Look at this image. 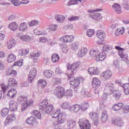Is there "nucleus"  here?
I'll use <instances>...</instances> for the list:
<instances>
[{
	"label": "nucleus",
	"instance_id": "obj_3",
	"mask_svg": "<svg viewBox=\"0 0 129 129\" xmlns=\"http://www.w3.org/2000/svg\"><path fill=\"white\" fill-rule=\"evenodd\" d=\"M102 9H97L95 10H90L88 11L89 13V16H90L91 19L95 20V21H97L98 20H100L102 19V16L101 14L98 13L97 12H102Z\"/></svg>",
	"mask_w": 129,
	"mask_h": 129
},
{
	"label": "nucleus",
	"instance_id": "obj_17",
	"mask_svg": "<svg viewBox=\"0 0 129 129\" xmlns=\"http://www.w3.org/2000/svg\"><path fill=\"white\" fill-rule=\"evenodd\" d=\"M13 67H14V66L10 68H9L6 71L7 76H11L13 77H16L17 76V74H18V73H17V71L14 70Z\"/></svg>",
	"mask_w": 129,
	"mask_h": 129
},
{
	"label": "nucleus",
	"instance_id": "obj_28",
	"mask_svg": "<svg viewBox=\"0 0 129 129\" xmlns=\"http://www.w3.org/2000/svg\"><path fill=\"white\" fill-rule=\"evenodd\" d=\"M114 88V84H113V83H108L105 86V92L108 91V92H110L111 93V92L113 91L112 90V89H113Z\"/></svg>",
	"mask_w": 129,
	"mask_h": 129
},
{
	"label": "nucleus",
	"instance_id": "obj_14",
	"mask_svg": "<svg viewBox=\"0 0 129 129\" xmlns=\"http://www.w3.org/2000/svg\"><path fill=\"white\" fill-rule=\"evenodd\" d=\"M112 123L119 127H121L124 124L123 121L120 118H113L112 119Z\"/></svg>",
	"mask_w": 129,
	"mask_h": 129
},
{
	"label": "nucleus",
	"instance_id": "obj_25",
	"mask_svg": "<svg viewBox=\"0 0 129 129\" xmlns=\"http://www.w3.org/2000/svg\"><path fill=\"white\" fill-rule=\"evenodd\" d=\"M106 59V53L104 52H100L96 57V61H104Z\"/></svg>",
	"mask_w": 129,
	"mask_h": 129
},
{
	"label": "nucleus",
	"instance_id": "obj_7",
	"mask_svg": "<svg viewBox=\"0 0 129 129\" xmlns=\"http://www.w3.org/2000/svg\"><path fill=\"white\" fill-rule=\"evenodd\" d=\"M53 94L58 98H62L65 95V89L62 87H57L53 90Z\"/></svg>",
	"mask_w": 129,
	"mask_h": 129
},
{
	"label": "nucleus",
	"instance_id": "obj_33",
	"mask_svg": "<svg viewBox=\"0 0 129 129\" xmlns=\"http://www.w3.org/2000/svg\"><path fill=\"white\" fill-rule=\"evenodd\" d=\"M61 112L60 108L55 109L50 113V115L52 118H57Z\"/></svg>",
	"mask_w": 129,
	"mask_h": 129
},
{
	"label": "nucleus",
	"instance_id": "obj_58",
	"mask_svg": "<svg viewBox=\"0 0 129 129\" xmlns=\"http://www.w3.org/2000/svg\"><path fill=\"white\" fill-rule=\"evenodd\" d=\"M94 33H95V31H94V30L89 29L87 31V36L91 38V37H92V36L94 35Z\"/></svg>",
	"mask_w": 129,
	"mask_h": 129
},
{
	"label": "nucleus",
	"instance_id": "obj_46",
	"mask_svg": "<svg viewBox=\"0 0 129 129\" xmlns=\"http://www.w3.org/2000/svg\"><path fill=\"white\" fill-rule=\"evenodd\" d=\"M110 94H111V93L108 91L105 92V90H104V93L101 97L100 99L101 100H106L107 99V96H108V95H110Z\"/></svg>",
	"mask_w": 129,
	"mask_h": 129
},
{
	"label": "nucleus",
	"instance_id": "obj_55",
	"mask_svg": "<svg viewBox=\"0 0 129 129\" xmlns=\"http://www.w3.org/2000/svg\"><path fill=\"white\" fill-rule=\"evenodd\" d=\"M34 34L36 35L37 36L41 35H45V32L41 31L38 29H35L33 31Z\"/></svg>",
	"mask_w": 129,
	"mask_h": 129
},
{
	"label": "nucleus",
	"instance_id": "obj_6",
	"mask_svg": "<svg viewBox=\"0 0 129 129\" xmlns=\"http://www.w3.org/2000/svg\"><path fill=\"white\" fill-rule=\"evenodd\" d=\"M115 49H116V50H118L119 56H120V57L122 58V60L123 61H125L126 63H128V57L127 56V54L124 53V49L117 46H115Z\"/></svg>",
	"mask_w": 129,
	"mask_h": 129
},
{
	"label": "nucleus",
	"instance_id": "obj_64",
	"mask_svg": "<svg viewBox=\"0 0 129 129\" xmlns=\"http://www.w3.org/2000/svg\"><path fill=\"white\" fill-rule=\"evenodd\" d=\"M41 52L35 51L30 53L31 57H40Z\"/></svg>",
	"mask_w": 129,
	"mask_h": 129
},
{
	"label": "nucleus",
	"instance_id": "obj_12",
	"mask_svg": "<svg viewBox=\"0 0 129 129\" xmlns=\"http://www.w3.org/2000/svg\"><path fill=\"white\" fill-rule=\"evenodd\" d=\"M59 41L62 43H70L74 41V36L73 35H65L59 38Z\"/></svg>",
	"mask_w": 129,
	"mask_h": 129
},
{
	"label": "nucleus",
	"instance_id": "obj_59",
	"mask_svg": "<svg viewBox=\"0 0 129 129\" xmlns=\"http://www.w3.org/2000/svg\"><path fill=\"white\" fill-rule=\"evenodd\" d=\"M24 63V60L20 59L18 60L17 62H14L13 66H18L19 67H21L23 66V63Z\"/></svg>",
	"mask_w": 129,
	"mask_h": 129
},
{
	"label": "nucleus",
	"instance_id": "obj_29",
	"mask_svg": "<svg viewBox=\"0 0 129 129\" xmlns=\"http://www.w3.org/2000/svg\"><path fill=\"white\" fill-rule=\"evenodd\" d=\"M43 76L46 78H52L54 76V72H53L50 70H45L43 72Z\"/></svg>",
	"mask_w": 129,
	"mask_h": 129
},
{
	"label": "nucleus",
	"instance_id": "obj_53",
	"mask_svg": "<svg viewBox=\"0 0 129 129\" xmlns=\"http://www.w3.org/2000/svg\"><path fill=\"white\" fill-rule=\"evenodd\" d=\"M78 1L81 3L82 0H71L67 4L68 6H73L74 5H77L78 4Z\"/></svg>",
	"mask_w": 129,
	"mask_h": 129
},
{
	"label": "nucleus",
	"instance_id": "obj_13",
	"mask_svg": "<svg viewBox=\"0 0 129 129\" xmlns=\"http://www.w3.org/2000/svg\"><path fill=\"white\" fill-rule=\"evenodd\" d=\"M100 52H101V48L98 47L96 48L91 49L89 52V55L91 57H95V58H96V56H97Z\"/></svg>",
	"mask_w": 129,
	"mask_h": 129
},
{
	"label": "nucleus",
	"instance_id": "obj_21",
	"mask_svg": "<svg viewBox=\"0 0 129 129\" xmlns=\"http://www.w3.org/2000/svg\"><path fill=\"white\" fill-rule=\"evenodd\" d=\"M81 96L83 98H89L92 97V94L90 92L87 91V90L83 89L81 92Z\"/></svg>",
	"mask_w": 129,
	"mask_h": 129
},
{
	"label": "nucleus",
	"instance_id": "obj_63",
	"mask_svg": "<svg viewBox=\"0 0 129 129\" xmlns=\"http://www.w3.org/2000/svg\"><path fill=\"white\" fill-rule=\"evenodd\" d=\"M9 114V109L8 108H4L2 110L1 115L2 116L5 117L6 115H8Z\"/></svg>",
	"mask_w": 129,
	"mask_h": 129
},
{
	"label": "nucleus",
	"instance_id": "obj_38",
	"mask_svg": "<svg viewBox=\"0 0 129 129\" xmlns=\"http://www.w3.org/2000/svg\"><path fill=\"white\" fill-rule=\"evenodd\" d=\"M71 103L68 102H65L61 104L60 107H61V108H63V109H68V110L70 111V109L71 108Z\"/></svg>",
	"mask_w": 129,
	"mask_h": 129
},
{
	"label": "nucleus",
	"instance_id": "obj_52",
	"mask_svg": "<svg viewBox=\"0 0 129 129\" xmlns=\"http://www.w3.org/2000/svg\"><path fill=\"white\" fill-rule=\"evenodd\" d=\"M40 24V21L39 20H32L30 23H28L29 27H34V26H37Z\"/></svg>",
	"mask_w": 129,
	"mask_h": 129
},
{
	"label": "nucleus",
	"instance_id": "obj_15",
	"mask_svg": "<svg viewBox=\"0 0 129 129\" xmlns=\"http://www.w3.org/2000/svg\"><path fill=\"white\" fill-rule=\"evenodd\" d=\"M80 107V105L78 104L71 105L70 111L72 112V113H78V112L81 110Z\"/></svg>",
	"mask_w": 129,
	"mask_h": 129
},
{
	"label": "nucleus",
	"instance_id": "obj_30",
	"mask_svg": "<svg viewBox=\"0 0 129 129\" xmlns=\"http://www.w3.org/2000/svg\"><path fill=\"white\" fill-rule=\"evenodd\" d=\"M20 39L22 41L24 42H30L31 41H33V36L26 34L25 35H22L20 37Z\"/></svg>",
	"mask_w": 129,
	"mask_h": 129
},
{
	"label": "nucleus",
	"instance_id": "obj_20",
	"mask_svg": "<svg viewBox=\"0 0 129 129\" xmlns=\"http://www.w3.org/2000/svg\"><path fill=\"white\" fill-rule=\"evenodd\" d=\"M25 122L29 125L32 126L38 123V120H37V119H36L35 117L31 116L27 118L25 120Z\"/></svg>",
	"mask_w": 129,
	"mask_h": 129
},
{
	"label": "nucleus",
	"instance_id": "obj_9",
	"mask_svg": "<svg viewBox=\"0 0 129 129\" xmlns=\"http://www.w3.org/2000/svg\"><path fill=\"white\" fill-rule=\"evenodd\" d=\"M33 104H34V100L32 99L28 100L27 99L25 103H22L21 111H25L28 108V106H32Z\"/></svg>",
	"mask_w": 129,
	"mask_h": 129
},
{
	"label": "nucleus",
	"instance_id": "obj_22",
	"mask_svg": "<svg viewBox=\"0 0 129 129\" xmlns=\"http://www.w3.org/2000/svg\"><path fill=\"white\" fill-rule=\"evenodd\" d=\"M107 119H108V113H107V111L104 110L101 112V122L104 123L105 121H107Z\"/></svg>",
	"mask_w": 129,
	"mask_h": 129
},
{
	"label": "nucleus",
	"instance_id": "obj_41",
	"mask_svg": "<svg viewBox=\"0 0 129 129\" xmlns=\"http://www.w3.org/2000/svg\"><path fill=\"white\" fill-rule=\"evenodd\" d=\"M124 33V28L120 27L116 29L115 31L114 35L116 37L119 36L120 35H123Z\"/></svg>",
	"mask_w": 129,
	"mask_h": 129
},
{
	"label": "nucleus",
	"instance_id": "obj_60",
	"mask_svg": "<svg viewBox=\"0 0 129 129\" xmlns=\"http://www.w3.org/2000/svg\"><path fill=\"white\" fill-rule=\"evenodd\" d=\"M60 48L61 49L63 53H67V52H68L69 49L67 47V45H66V44H61L60 45Z\"/></svg>",
	"mask_w": 129,
	"mask_h": 129
},
{
	"label": "nucleus",
	"instance_id": "obj_43",
	"mask_svg": "<svg viewBox=\"0 0 129 129\" xmlns=\"http://www.w3.org/2000/svg\"><path fill=\"white\" fill-rule=\"evenodd\" d=\"M89 107V104L88 102H83L80 105L81 111H85Z\"/></svg>",
	"mask_w": 129,
	"mask_h": 129
},
{
	"label": "nucleus",
	"instance_id": "obj_44",
	"mask_svg": "<svg viewBox=\"0 0 129 129\" xmlns=\"http://www.w3.org/2000/svg\"><path fill=\"white\" fill-rule=\"evenodd\" d=\"M123 88V91L125 95H128L129 94V84L126 83L124 85H121Z\"/></svg>",
	"mask_w": 129,
	"mask_h": 129
},
{
	"label": "nucleus",
	"instance_id": "obj_35",
	"mask_svg": "<svg viewBox=\"0 0 129 129\" xmlns=\"http://www.w3.org/2000/svg\"><path fill=\"white\" fill-rule=\"evenodd\" d=\"M96 36L100 40H103L105 38V33L103 30H98L96 32Z\"/></svg>",
	"mask_w": 129,
	"mask_h": 129
},
{
	"label": "nucleus",
	"instance_id": "obj_32",
	"mask_svg": "<svg viewBox=\"0 0 129 129\" xmlns=\"http://www.w3.org/2000/svg\"><path fill=\"white\" fill-rule=\"evenodd\" d=\"M124 105L122 103H118L117 104H115L112 106V109L114 111H118V110H120L123 107Z\"/></svg>",
	"mask_w": 129,
	"mask_h": 129
},
{
	"label": "nucleus",
	"instance_id": "obj_49",
	"mask_svg": "<svg viewBox=\"0 0 129 129\" xmlns=\"http://www.w3.org/2000/svg\"><path fill=\"white\" fill-rule=\"evenodd\" d=\"M32 113L37 119H41L42 115H41V113H40L38 110H33Z\"/></svg>",
	"mask_w": 129,
	"mask_h": 129
},
{
	"label": "nucleus",
	"instance_id": "obj_48",
	"mask_svg": "<svg viewBox=\"0 0 129 129\" xmlns=\"http://www.w3.org/2000/svg\"><path fill=\"white\" fill-rule=\"evenodd\" d=\"M29 53V49L20 50L18 52V55L19 56H26V55H28Z\"/></svg>",
	"mask_w": 129,
	"mask_h": 129
},
{
	"label": "nucleus",
	"instance_id": "obj_1",
	"mask_svg": "<svg viewBox=\"0 0 129 129\" xmlns=\"http://www.w3.org/2000/svg\"><path fill=\"white\" fill-rule=\"evenodd\" d=\"M69 78L70 79V84L73 87L75 92L76 93L79 92L78 86H79L80 83H82L84 81V78L82 77H78L76 79L74 77H69Z\"/></svg>",
	"mask_w": 129,
	"mask_h": 129
},
{
	"label": "nucleus",
	"instance_id": "obj_45",
	"mask_svg": "<svg viewBox=\"0 0 129 129\" xmlns=\"http://www.w3.org/2000/svg\"><path fill=\"white\" fill-rule=\"evenodd\" d=\"M60 59V57L59 56V55L57 53L53 54L51 56V60L53 62V63H57L58 61H59V59Z\"/></svg>",
	"mask_w": 129,
	"mask_h": 129
},
{
	"label": "nucleus",
	"instance_id": "obj_40",
	"mask_svg": "<svg viewBox=\"0 0 129 129\" xmlns=\"http://www.w3.org/2000/svg\"><path fill=\"white\" fill-rule=\"evenodd\" d=\"M8 85H6V86L11 88V86H15V85H17V81H16L14 78H10L8 80Z\"/></svg>",
	"mask_w": 129,
	"mask_h": 129
},
{
	"label": "nucleus",
	"instance_id": "obj_26",
	"mask_svg": "<svg viewBox=\"0 0 129 129\" xmlns=\"http://www.w3.org/2000/svg\"><path fill=\"white\" fill-rule=\"evenodd\" d=\"M112 75V73L109 70L106 71L101 74V77L105 80H108Z\"/></svg>",
	"mask_w": 129,
	"mask_h": 129
},
{
	"label": "nucleus",
	"instance_id": "obj_11",
	"mask_svg": "<svg viewBox=\"0 0 129 129\" xmlns=\"http://www.w3.org/2000/svg\"><path fill=\"white\" fill-rule=\"evenodd\" d=\"M36 75L37 70H36V68L31 69L28 75V81L29 83H32V82H33V80H34L35 77H36Z\"/></svg>",
	"mask_w": 129,
	"mask_h": 129
},
{
	"label": "nucleus",
	"instance_id": "obj_4",
	"mask_svg": "<svg viewBox=\"0 0 129 129\" xmlns=\"http://www.w3.org/2000/svg\"><path fill=\"white\" fill-rule=\"evenodd\" d=\"M92 84L93 88L95 90V94H97V97H99V91L97 90V89L100 87L101 85L100 80L96 77L93 78Z\"/></svg>",
	"mask_w": 129,
	"mask_h": 129
},
{
	"label": "nucleus",
	"instance_id": "obj_10",
	"mask_svg": "<svg viewBox=\"0 0 129 129\" xmlns=\"http://www.w3.org/2000/svg\"><path fill=\"white\" fill-rule=\"evenodd\" d=\"M16 119H17V117L16 116V115H15V114H11L8 115L7 118L5 120L4 124L6 126L10 125V124L12 123L13 121H15Z\"/></svg>",
	"mask_w": 129,
	"mask_h": 129
},
{
	"label": "nucleus",
	"instance_id": "obj_16",
	"mask_svg": "<svg viewBox=\"0 0 129 129\" xmlns=\"http://www.w3.org/2000/svg\"><path fill=\"white\" fill-rule=\"evenodd\" d=\"M88 73L91 76L98 75L99 74V70L98 68L90 67L88 69Z\"/></svg>",
	"mask_w": 129,
	"mask_h": 129
},
{
	"label": "nucleus",
	"instance_id": "obj_23",
	"mask_svg": "<svg viewBox=\"0 0 129 129\" xmlns=\"http://www.w3.org/2000/svg\"><path fill=\"white\" fill-rule=\"evenodd\" d=\"M112 8L113 11H115L116 14H121L122 13V10L121 9V6L119 5V4L117 3H114L112 6Z\"/></svg>",
	"mask_w": 129,
	"mask_h": 129
},
{
	"label": "nucleus",
	"instance_id": "obj_19",
	"mask_svg": "<svg viewBox=\"0 0 129 129\" xmlns=\"http://www.w3.org/2000/svg\"><path fill=\"white\" fill-rule=\"evenodd\" d=\"M87 52H88V49L87 48L85 47H82L79 50V51L77 53V56L79 57V58L84 57V56L87 54Z\"/></svg>",
	"mask_w": 129,
	"mask_h": 129
},
{
	"label": "nucleus",
	"instance_id": "obj_18",
	"mask_svg": "<svg viewBox=\"0 0 129 129\" xmlns=\"http://www.w3.org/2000/svg\"><path fill=\"white\" fill-rule=\"evenodd\" d=\"M7 48L9 50L12 49L14 47H16V45H17V41L15 40V39L11 38L6 43Z\"/></svg>",
	"mask_w": 129,
	"mask_h": 129
},
{
	"label": "nucleus",
	"instance_id": "obj_34",
	"mask_svg": "<svg viewBox=\"0 0 129 129\" xmlns=\"http://www.w3.org/2000/svg\"><path fill=\"white\" fill-rule=\"evenodd\" d=\"M17 56L13 53L9 54L8 56L7 61L8 63H13L14 61H16Z\"/></svg>",
	"mask_w": 129,
	"mask_h": 129
},
{
	"label": "nucleus",
	"instance_id": "obj_47",
	"mask_svg": "<svg viewBox=\"0 0 129 129\" xmlns=\"http://www.w3.org/2000/svg\"><path fill=\"white\" fill-rule=\"evenodd\" d=\"M38 86L41 88H44L47 85V82L45 80H39L38 82Z\"/></svg>",
	"mask_w": 129,
	"mask_h": 129
},
{
	"label": "nucleus",
	"instance_id": "obj_31",
	"mask_svg": "<svg viewBox=\"0 0 129 129\" xmlns=\"http://www.w3.org/2000/svg\"><path fill=\"white\" fill-rule=\"evenodd\" d=\"M43 111L47 113V114H50L54 110V107L52 104H48V106H46L43 109Z\"/></svg>",
	"mask_w": 129,
	"mask_h": 129
},
{
	"label": "nucleus",
	"instance_id": "obj_36",
	"mask_svg": "<svg viewBox=\"0 0 129 129\" xmlns=\"http://www.w3.org/2000/svg\"><path fill=\"white\" fill-rule=\"evenodd\" d=\"M113 93V95L114 97H115L116 100H118L119 98H120V96H121V93L120 91L114 90L111 94Z\"/></svg>",
	"mask_w": 129,
	"mask_h": 129
},
{
	"label": "nucleus",
	"instance_id": "obj_51",
	"mask_svg": "<svg viewBox=\"0 0 129 129\" xmlns=\"http://www.w3.org/2000/svg\"><path fill=\"white\" fill-rule=\"evenodd\" d=\"M89 115L91 119H95L98 118V114L96 112H90L89 113Z\"/></svg>",
	"mask_w": 129,
	"mask_h": 129
},
{
	"label": "nucleus",
	"instance_id": "obj_61",
	"mask_svg": "<svg viewBox=\"0 0 129 129\" xmlns=\"http://www.w3.org/2000/svg\"><path fill=\"white\" fill-rule=\"evenodd\" d=\"M27 99V97L21 96L19 97L18 100L19 102H22V103H25Z\"/></svg>",
	"mask_w": 129,
	"mask_h": 129
},
{
	"label": "nucleus",
	"instance_id": "obj_57",
	"mask_svg": "<svg viewBox=\"0 0 129 129\" xmlns=\"http://www.w3.org/2000/svg\"><path fill=\"white\" fill-rule=\"evenodd\" d=\"M56 20L57 22L59 23H62L64 20H65V17L63 15H57L56 17Z\"/></svg>",
	"mask_w": 129,
	"mask_h": 129
},
{
	"label": "nucleus",
	"instance_id": "obj_24",
	"mask_svg": "<svg viewBox=\"0 0 129 129\" xmlns=\"http://www.w3.org/2000/svg\"><path fill=\"white\" fill-rule=\"evenodd\" d=\"M9 107L11 111H17L18 110V103L14 100L10 101Z\"/></svg>",
	"mask_w": 129,
	"mask_h": 129
},
{
	"label": "nucleus",
	"instance_id": "obj_5",
	"mask_svg": "<svg viewBox=\"0 0 129 129\" xmlns=\"http://www.w3.org/2000/svg\"><path fill=\"white\" fill-rule=\"evenodd\" d=\"M79 125L81 129H90L91 127L90 122L85 118L79 120Z\"/></svg>",
	"mask_w": 129,
	"mask_h": 129
},
{
	"label": "nucleus",
	"instance_id": "obj_37",
	"mask_svg": "<svg viewBox=\"0 0 129 129\" xmlns=\"http://www.w3.org/2000/svg\"><path fill=\"white\" fill-rule=\"evenodd\" d=\"M57 118L58 123H63L65 121V114L60 113L59 114L58 116H57Z\"/></svg>",
	"mask_w": 129,
	"mask_h": 129
},
{
	"label": "nucleus",
	"instance_id": "obj_50",
	"mask_svg": "<svg viewBox=\"0 0 129 129\" xmlns=\"http://www.w3.org/2000/svg\"><path fill=\"white\" fill-rule=\"evenodd\" d=\"M57 28H58V25L56 24H50L48 26V28L47 30H50L52 32H55L56 30H57Z\"/></svg>",
	"mask_w": 129,
	"mask_h": 129
},
{
	"label": "nucleus",
	"instance_id": "obj_62",
	"mask_svg": "<svg viewBox=\"0 0 129 129\" xmlns=\"http://www.w3.org/2000/svg\"><path fill=\"white\" fill-rule=\"evenodd\" d=\"M64 94L67 97H72L73 96V91L71 89L68 90Z\"/></svg>",
	"mask_w": 129,
	"mask_h": 129
},
{
	"label": "nucleus",
	"instance_id": "obj_56",
	"mask_svg": "<svg viewBox=\"0 0 129 129\" xmlns=\"http://www.w3.org/2000/svg\"><path fill=\"white\" fill-rule=\"evenodd\" d=\"M67 124L69 127H74L75 126V121L72 119H69L68 120Z\"/></svg>",
	"mask_w": 129,
	"mask_h": 129
},
{
	"label": "nucleus",
	"instance_id": "obj_54",
	"mask_svg": "<svg viewBox=\"0 0 129 129\" xmlns=\"http://www.w3.org/2000/svg\"><path fill=\"white\" fill-rule=\"evenodd\" d=\"M9 2H11L15 7H19L21 6V2L19 0H8Z\"/></svg>",
	"mask_w": 129,
	"mask_h": 129
},
{
	"label": "nucleus",
	"instance_id": "obj_27",
	"mask_svg": "<svg viewBox=\"0 0 129 129\" xmlns=\"http://www.w3.org/2000/svg\"><path fill=\"white\" fill-rule=\"evenodd\" d=\"M8 28L11 30V31L15 32V31H17L19 28V24H18L16 22H13L9 24Z\"/></svg>",
	"mask_w": 129,
	"mask_h": 129
},
{
	"label": "nucleus",
	"instance_id": "obj_8",
	"mask_svg": "<svg viewBox=\"0 0 129 129\" xmlns=\"http://www.w3.org/2000/svg\"><path fill=\"white\" fill-rule=\"evenodd\" d=\"M79 67H80V62H79L73 63L72 64H69L67 66V68L69 71H71V74H69V75H71L69 76V77H71V76L74 74V72H75Z\"/></svg>",
	"mask_w": 129,
	"mask_h": 129
},
{
	"label": "nucleus",
	"instance_id": "obj_42",
	"mask_svg": "<svg viewBox=\"0 0 129 129\" xmlns=\"http://www.w3.org/2000/svg\"><path fill=\"white\" fill-rule=\"evenodd\" d=\"M27 30H28L27 23L25 22L21 23L19 26V31H20V32H27Z\"/></svg>",
	"mask_w": 129,
	"mask_h": 129
},
{
	"label": "nucleus",
	"instance_id": "obj_2",
	"mask_svg": "<svg viewBox=\"0 0 129 129\" xmlns=\"http://www.w3.org/2000/svg\"><path fill=\"white\" fill-rule=\"evenodd\" d=\"M1 87L4 94H7V96H9L10 98H15L17 96V94L18 93L17 89L6 86V84L4 83L1 84Z\"/></svg>",
	"mask_w": 129,
	"mask_h": 129
},
{
	"label": "nucleus",
	"instance_id": "obj_39",
	"mask_svg": "<svg viewBox=\"0 0 129 129\" xmlns=\"http://www.w3.org/2000/svg\"><path fill=\"white\" fill-rule=\"evenodd\" d=\"M49 102L48 100L45 99L43 100L39 104V108L40 109L43 110L46 107L48 106L49 105Z\"/></svg>",
	"mask_w": 129,
	"mask_h": 129
}]
</instances>
